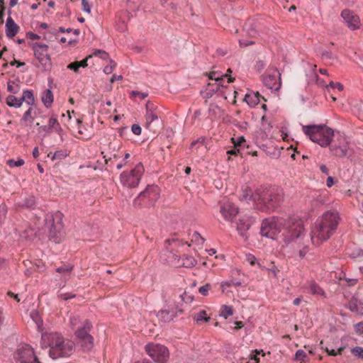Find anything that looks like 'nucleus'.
I'll list each match as a JSON object with an SVG mask.
<instances>
[{
  "instance_id": "nucleus-12",
  "label": "nucleus",
  "mask_w": 363,
  "mask_h": 363,
  "mask_svg": "<svg viewBox=\"0 0 363 363\" xmlns=\"http://www.w3.org/2000/svg\"><path fill=\"white\" fill-rule=\"evenodd\" d=\"M145 351L157 363H166L169 358L167 347L160 344L149 343L145 346Z\"/></svg>"
},
{
  "instance_id": "nucleus-50",
  "label": "nucleus",
  "mask_w": 363,
  "mask_h": 363,
  "mask_svg": "<svg viewBox=\"0 0 363 363\" xmlns=\"http://www.w3.org/2000/svg\"><path fill=\"white\" fill-rule=\"evenodd\" d=\"M72 269H73V266H62V267H57L56 269V272H57L60 274H62V273H65V272H72Z\"/></svg>"
},
{
  "instance_id": "nucleus-3",
  "label": "nucleus",
  "mask_w": 363,
  "mask_h": 363,
  "mask_svg": "<svg viewBox=\"0 0 363 363\" xmlns=\"http://www.w3.org/2000/svg\"><path fill=\"white\" fill-rule=\"evenodd\" d=\"M255 208L261 211L271 213L277 209L284 202V190L277 186L258 187L250 195Z\"/></svg>"
},
{
  "instance_id": "nucleus-46",
  "label": "nucleus",
  "mask_w": 363,
  "mask_h": 363,
  "mask_svg": "<svg viewBox=\"0 0 363 363\" xmlns=\"http://www.w3.org/2000/svg\"><path fill=\"white\" fill-rule=\"evenodd\" d=\"M51 132L52 130L50 128L48 125H41L38 128V133L42 134L43 136L50 133Z\"/></svg>"
},
{
  "instance_id": "nucleus-63",
  "label": "nucleus",
  "mask_w": 363,
  "mask_h": 363,
  "mask_svg": "<svg viewBox=\"0 0 363 363\" xmlns=\"http://www.w3.org/2000/svg\"><path fill=\"white\" fill-rule=\"evenodd\" d=\"M265 67V63L262 60H258L256 64V67L258 71L262 70Z\"/></svg>"
},
{
  "instance_id": "nucleus-2",
  "label": "nucleus",
  "mask_w": 363,
  "mask_h": 363,
  "mask_svg": "<svg viewBox=\"0 0 363 363\" xmlns=\"http://www.w3.org/2000/svg\"><path fill=\"white\" fill-rule=\"evenodd\" d=\"M340 218L336 211H327L318 217L311 231V241L313 245L319 246L327 241L335 233Z\"/></svg>"
},
{
  "instance_id": "nucleus-52",
  "label": "nucleus",
  "mask_w": 363,
  "mask_h": 363,
  "mask_svg": "<svg viewBox=\"0 0 363 363\" xmlns=\"http://www.w3.org/2000/svg\"><path fill=\"white\" fill-rule=\"evenodd\" d=\"M60 124L55 117H51L48 121V126L52 130L57 125Z\"/></svg>"
},
{
  "instance_id": "nucleus-43",
  "label": "nucleus",
  "mask_w": 363,
  "mask_h": 363,
  "mask_svg": "<svg viewBox=\"0 0 363 363\" xmlns=\"http://www.w3.org/2000/svg\"><path fill=\"white\" fill-rule=\"evenodd\" d=\"M211 289V285L210 284H206L199 288V291L201 295L206 296L208 295V291Z\"/></svg>"
},
{
  "instance_id": "nucleus-60",
  "label": "nucleus",
  "mask_w": 363,
  "mask_h": 363,
  "mask_svg": "<svg viewBox=\"0 0 363 363\" xmlns=\"http://www.w3.org/2000/svg\"><path fill=\"white\" fill-rule=\"evenodd\" d=\"M26 35L30 40H38L40 38V37L38 35L32 32L27 33Z\"/></svg>"
},
{
  "instance_id": "nucleus-23",
  "label": "nucleus",
  "mask_w": 363,
  "mask_h": 363,
  "mask_svg": "<svg viewBox=\"0 0 363 363\" xmlns=\"http://www.w3.org/2000/svg\"><path fill=\"white\" fill-rule=\"evenodd\" d=\"M33 113H35L34 106H30L28 109L23 113L22 118L20 120V123L23 126L30 127L34 121V117Z\"/></svg>"
},
{
  "instance_id": "nucleus-17",
  "label": "nucleus",
  "mask_w": 363,
  "mask_h": 363,
  "mask_svg": "<svg viewBox=\"0 0 363 363\" xmlns=\"http://www.w3.org/2000/svg\"><path fill=\"white\" fill-rule=\"evenodd\" d=\"M220 86L223 87V84L218 83V82H209L207 85L206 93L204 96V98L208 99L211 98L214 93L218 92V94L223 97L225 99H227V95L223 89H220Z\"/></svg>"
},
{
  "instance_id": "nucleus-32",
  "label": "nucleus",
  "mask_w": 363,
  "mask_h": 363,
  "mask_svg": "<svg viewBox=\"0 0 363 363\" xmlns=\"http://www.w3.org/2000/svg\"><path fill=\"white\" fill-rule=\"evenodd\" d=\"M6 104L10 106L16 108H20L22 106V101L20 98H17L13 95H9L6 98Z\"/></svg>"
},
{
  "instance_id": "nucleus-20",
  "label": "nucleus",
  "mask_w": 363,
  "mask_h": 363,
  "mask_svg": "<svg viewBox=\"0 0 363 363\" xmlns=\"http://www.w3.org/2000/svg\"><path fill=\"white\" fill-rule=\"evenodd\" d=\"M253 220L250 217L242 218L239 220L237 226V230L239 232L240 235L242 237L245 238V239L247 238L246 233L250 229Z\"/></svg>"
},
{
  "instance_id": "nucleus-6",
  "label": "nucleus",
  "mask_w": 363,
  "mask_h": 363,
  "mask_svg": "<svg viewBox=\"0 0 363 363\" xmlns=\"http://www.w3.org/2000/svg\"><path fill=\"white\" fill-rule=\"evenodd\" d=\"M62 219L63 214L60 211L48 214L45 218V225L49 229V238L55 243H60L64 237Z\"/></svg>"
},
{
  "instance_id": "nucleus-59",
  "label": "nucleus",
  "mask_w": 363,
  "mask_h": 363,
  "mask_svg": "<svg viewBox=\"0 0 363 363\" xmlns=\"http://www.w3.org/2000/svg\"><path fill=\"white\" fill-rule=\"evenodd\" d=\"M203 143H204V138H200L193 141L191 143L190 148H193L196 145H197L199 143L201 144V145H203Z\"/></svg>"
},
{
  "instance_id": "nucleus-47",
  "label": "nucleus",
  "mask_w": 363,
  "mask_h": 363,
  "mask_svg": "<svg viewBox=\"0 0 363 363\" xmlns=\"http://www.w3.org/2000/svg\"><path fill=\"white\" fill-rule=\"evenodd\" d=\"M255 44V42L253 40H247V39H240L239 45L240 47H247L252 45Z\"/></svg>"
},
{
  "instance_id": "nucleus-62",
  "label": "nucleus",
  "mask_w": 363,
  "mask_h": 363,
  "mask_svg": "<svg viewBox=\"0 0 363 363\" xmlns=\"http://www.w3.org/2000/svg\"><path fill=\"white\" fill-rule=\"evenodd\" d=\"M91 57V55H89V57H86L84 60H82V61H77L79 65V67H87V60L89 58Z\"/></svg>"
},
{
  "instance_id": "nucleus-41",
  "label": "nucleus",
  "mask_w": 363,
  "mask_h": 363,
  "mask_svg": "<svg viewBox=\"0 0 363 363\" xmlns=\"http://www.w3.org/2000/svg\"><path fill=\"white\" fill-rule=\"evenodd\" d=\"M326 89L329 90L330 89H337L338 91H341L343 90V85L340 82H333L331 81L329 84L325 86Z\"/></svg>"
},
{
  "instance_id": "nucleus-64",
  "label": "nucleus",
  "mask_w": 363,
  "mask_h": 363,
  "mask_svg": "<svg viewBox=\"0 0 363 363\" xmlns=\"http://www.w3.org/2000/svg\"><path fill=\"white\" fill-rule=\"evenodd\" d=\"M322 57L325 59H332L333 58V55L330 52L324 51L322 53Z\"/></svg>"
},
{
  "instance_id": "nucleus-10",
  "label": "nucleus",
  "mask_w": 363,
  "mask_h": 363,
  "mask_svg": "<svg viewBox=\"0 0 363 363\" xmlns=\"http://www.w3.org/2000/svg\"><path fill=\"white\" fill-rule=\"evenodd\" d=\"M160 198V189L156 185H149L135 199L133 205L135 206H151Z\"/></svg>"
},
{
  "instance_id": "nucleus-61",
  "label": "nucleus",
  "mask_w": 363,
  "mask_h": 363,
  "mask_svg": "<svg viewBox=\"0 0 363 363\" xmlns=\"http://www.w3.org/2000/svg\"><path fill=\"white\" fill-rule=\"evenodd\" d=\"M65 157V155L62 152L57 151V152H55V154L52 155V160H54L56 158H63Z\"/></svg>"
},
{
  "instance_id": "nucleus-26",
  "label": "nucleus",
  "mask_w": 363,
  "mask_h": 363,
  "mask_svg": "<svg viewBox=\"0 0 363 363\" xmlns=\"http://www.w3.org/2000/svg\"><path fill=\"white\" fill-rule=\"evenodd\" d=\"M259 97L258 92L248 91L245 96V101L250 107H255L259 103Z\"/></svg>"
},
{
  "instance_id": "nucleus-53",
  "label": "nucleus",
  "mask_w": 363,
  "mask_h": 363,
  "mask_svg": "<svg viewBox=\"0 0 363 363\" xmlns=\"http://www.w3.org/2000/svg\"><path fill=\"white\" fill-rule=\"evenodd\" d=\"M67 68L69 69H72L75 72H79V69L80 67H79V65L77 61H76V62L69 64L67 66Z\"/></svg>"
},
{
  "instance_id": "nucleus-19",
  "label": "nucleus",
  "mask_w": 363,
  "mask_h": 363,
  "mask_svg": "<svg viewBox=\"0 0 363 363\" xmlns=\"http://www.w3.org/2000/svg\"><path fill=\"white\" fill-rule=\"evenodd\" d=\"M157 108L153 103L148 101L146 104L145 120L147 128H150V124L158 118L156 113Z\"/></svg>"
},
{
  "instance_id": "nucleus-40",
  "label": "nucleus",
  "mask_w": 363,
  "mask_h": 363,
  "mask_svg": "<svg viewBox=\"0 0 363 363\" xmlns=\"http://www.w3.org/2000/svg\"><path fill=\"white\" fill-rule=\"evenodd\" d=\"M24 163H25L24 160L21 158L18 159V160H16V161L13 159L9 160L7 161L8 165L11 167H21V166L23 165Z\"/></svg>"
},
{
  "instance_id": "nucleus-21",
  "label": "nucleus",
  "mask_w": 363,
  "mask_h": 363,
  "mask_svg": "<svg viewBox=\"0 0 363 363\" xmlns=\"http://www.w3.org/2000/svg\"><path fill=\"white\" fill-rule=\"evenodd\" d=\"M5 27L6 35L9 38L14 37L19 30V26L14 22L11 16L7 18Z\"/></svg>"
},
{
  "instance_id": "nucleus-45",
  "label": "nucleus",
  "mask_w": 363,
  "mask_h": 363,
  "mask_svg": "<svg viewBox=\"0 0 363 363\" xmlns=\"http://www.w3.org/2000/svg\"><path fill=\"white\" fill-rule=\"evenodd\" d=\"M94 55L95 56H99V57H101L103 60H108V59L109 60L110 59L108 53L104 50H96L94 52Z\"/></svg>"
},
{
  "instance_id": "nucleus-4",
  "label": "nucleus",
  "mask_w": 363,
  "mask_h": 363,
  "mask_svg": "<svg viewBox=\"0 0 363 363\" xmlns=\"http://www.w3.org/2000/svg\"><path fill=\"white\" fill-rule=\"evenodd\" d=\"M41 346L43 348L50 347L49 355L53 359L69 357L74 350V343L72 340L65 339L57 333H43Z\"/></svg>"
},
{
  "instance_id": "nucleus-16",
  "label": "nucleus",
  "mask_w": 363,
  "mask_h": 363,
  "mask_svg": "<svg viewBox=\"0 0 363 363\" xmlns=\"http://www.w3.org/2000/svg\"><path fill=\"white\" fill-rule=\"evenodd\" d=\"M341 16L350 30H354L359 28L361 25L359 17L354 11L348 9L343 10Z\"/></svg>"
},
{
  "instance_id": "nucleus-13",
  "label": "nucleus",
  "mask_w": 363,
  "mask_h": 363,
  "mask_svg": "<svg viewBox=\"0 0 363 363\" xmlns=\"http://www.w3.org/2000/svg\"><path fill=\"white\" fill-rule=\"evenodd\" d=\"M33 50L34 55L38 59L45 69H48L51 66V59L48 54V45L44 43H35L33 44Z\"/></svg>"
},
{
  "instance_id": "nucleus-14",
  "label": "nucleus",
  "mask_w": 363,
  "mask_h": 363,
  "mask_svg": "<svg viewBox=\"0 0 363 363\" xmlns=\"http://www.w3.org/2000/svg\"><path fill=\"white\" fill-rule=\"evenodd\" d=\"M264 85L272 91H278L281 84V74L277 69L268 71L262 77Z\"/></svg>"
},
{
  "instance_id": "nucleus-42",
  "label": "nucleus",
  "mask_w": 363,
  "mask_h": 363,
  "mask_svg": "<svg viewBox=\"0 0 363 363\" xmlns=\"http://www.w3.org/2000/svg\"><path fill=\"white\" fill-rule=\"evenodd\" d=\"M110 65H106L104 69V72L106 74H111L116 66V63L111 59H109Z\"/></svg>"
},
{
  "instance_id": "nucleus-33",
  "label": "nucleus",
  "mask_w": 363,
  "mask_h": 363,
  "mask_svg": "<svg viewBox=\"0 0 363 363\" xmlns=\"http://www.w3.org/2000/svg\"><path fill=\"white\" fill-rule=\"evenodd\" d=\"M315 67H316V65H313V69H312V74H311V77L309 79V81L308 82L309 83H312L313 82H315V83L317 84V85L318 86H325V82L323 79H320L319 77L317 75V74L315 72Z\"/></svg>"
},
{
  "instance_id": "nucleus-11",
  "label": "nucleus",
  "mask_w": 363,
  "mask_h": 363,
  "mask_svg": "<svg viewBox=\"0 0 363 363\" xmlns=\"http://www.w3.org/2000/svg\"><path fill=\"white\" fill-rule=\"evenodd\" d=\"M13 359L15 363H41L33 349L27 344L18 346L13 354Z\"/></svg>"
},
{
  "instance_id": "nucleus-54",
  "label": "nucleus",
  "mask_w": 363,
  "mask_h": 363,
  "mask_svg": "<svg viewBox=\"0 0 363 363\" xmlns=\"http://www.w3.org/2000/svg\"><path fill=\"white\" fill-rule=\"evenodd\" d=\"M131 130L135 135H139L141 134L142 129L139 125L133 124L131 127Z\"/></svg>"
},
{
  "instance_id": "nucleus-44",
  "label": "nucleus",
  "mask_w": 363,
  "mask_h": 363,
  "mask_svg": "<svg viewBox=\"0 0 363 363\" xmlns=\"http://www.w3.org/2000/svg\"><path fill=\"white\" fill-rule=\"evenodd\" d=\"M91 1L90 0H82V9L88 13L91 12Z\"/></svg>"
},
{
  "instance_id": "nucleus-29",
  "label": "nucleus",
  "mask_w": 363,
  "mask_h": 363,
  "mask_svg": "<svg viewBox=\"0 0 363 363\" xmlns=\"http://www.w3.org/2000/svg\"><path fill=\"white\" fill-rule=\"evenodd\" d=\"M31 319L34 321L37 326V329L39 332H42L43 330V321L36 310H32L30 313Z\"/></svg>"
},
{
  "instance_id": "nucleus-35",
  "label": "nucleus",
  "mask_w": 363,
  "mask_h": 363,
  "mask_svg": "<svg viewBox=\"0 0 363 363\" xmlns=\"http://www.w3.org/2000/svg\"><path fill=\"white\" fill-rule=\"evenodd\" d=\"M233 314V310L231 306L223 305L221 308L220 315L224 318H228L229 316Z\"/></svg>"
},
{
  "instance_id": "nucleus-8",
  "label": "nucleus",
  "mask_w": 363,
  "mask_h": 363,
  "mask_svg": "<svg viewBox=\"0 0 363 363\" xmlns=\"http://www.w3.org/2000/svg\"><path fill=\"white\" fill-rule=\"evenodd\" d=\"M91 329V323L86 320L82 324V327L79 328L74 332L77 344L79 345L84 351L91 350L94 345V337L90 334Z\"/></svg>"
},
{
  "instance_id": "nucleus-15",
  "label": "nucleus",
  "mask_w": 363,
  "mask_h": 363,
  "mask_svg": "<svg viewBox=\"0 0 363 363\" xmlns=\"http://www.w3.org/2000/svg\"><path fill=\"white\" fill-rule=\"evenodd\" d=\"M348 142L346 137L343 135L339 134L337 136V143L330 146V150L331 152L337 157H345L348 152Z\"/></svg>"
},
{
  "instance_id": "nucleus-37",
  "label": "nucleus",
  "mask_w": 363,
  "mask_h": 363,
  "mask_svg": "<svg viewBox=\"0 0 363 363\" xmlns=\"http://www.w3.org/2000/svg\"><path fill=\"white\" fill-rule=\"evenodd\" d=\"M196 264V259L191 256H186L183 258V266L185 267H192Z\"/></svg>"
},
{
  "instance_id": "nucleus-22",
  "label": "nucleus",
  "mask_w": 363,
  "mask_h": 363,
  "mask_svg": "<svg viewBox=\"0 0 363 363\" xmlns=\"http://www.w3.org/2000/svg\"><path fill=\"white\" fill-rule=\"evenodd\" d=\"M231 69H228L226 74H223L220 72H212L209 74V79L213 80L215 82H218V83L223 84L224 79L225 78H228L227 83L229 84L230 82H233L234 80V78L229 77L228 73H231Z\"/></svg>"
},
{
  "instance_id": "nucleus-48",
  "label": "nucleus",
  "mask_w": 363,
  "mask_h": 363,
  "mask_svg": "<svg viewBox=\"0 0 363 363\" xmlns=\"http://www.w3.org/2000/svg\"><path fill=\"white\" fill-rule=\"evenodd\" d=\"M7 213L6 206L4 203L0 205V222L3 221Z\"/></svg>"
},
{
  "instance_id": "nucleus-28",
  "label": "nucleus",
  "mask_w": 363,
  "mask_h": 363,
  "mask_svg": "<svg viewBox=\"0 0 363 363\" xmlns=\"http://www.w3.org/2000/svg\"><path fill=\"white\" fill-rule=\"evenodd\" d=\"M21 100L22 103L23 101L26 102V104L30 106H34L35 104V97L33 94V91L30 89H26L23 91V94L21 97Z\"/></svg>"
},
{
  "instance_id": "nucleus-27",
  "label": "nucleus",
  "mask_w": 363,
  "mask_h": 363,
  "mask_svg": "<svg viewBox=\"0 0 363 363\" xmlns=\"http://www.w3.org/2000/svg\"><path fill=\"white\" fill-rule=\"evenodd\" d=\"M176 314L174 311L168 309H162L157 313L158 318L164 323H169L173 320Z\"/></svg>"
},
{
  "instance_id": "nucleus-30",
  "label": "nucleus",
  "mask_w": 363,
  "mask_h": 363,
  "mask_svg": "<svg viewBox=\"0 0 363 363\" xmlns=\"http://www.w3.org/2000/svg\"><path fill=\"white\" fill-rule=\"evenodd\" d=\"M42 101L46 108H49L53 103V94L50 89H46L42 94Z\"/></svg>"
},
{
  "instance_id": "nucleus-56",
  "label": "nucleus",
  "mask_w": 363,
  "mask_h": 363,
  "mask_svg": "<svg viewBox=\"0 0 363 363\" xmlns=\"http://www.w3.org/2000/svg\"><path fill=\"white\" fill-rule=\"evenodd\" d=\"M132 95L139 96L141 99H145L147 96V94L145 92H140L138 91H133Z\"/></svg>"
},
{
  "instance_id": "nucleus-31",
  "label": "nucleus",
  "mask_w": 363,
  "mask_h": 363,
  "mask_svg": "<svg viewBox=\"0 0 363 363\" xmlns=\"http://www.w3.org/2000/svg\"><path fill=\"white\" fill-rule=\"evenodd\" d=\"M232 141L235 148L239 147L238 151H244V149L246 147L248 149V145H246V140L244 136H239L238 138H232Z\"/></svg>"
},
{
  "instance_id": "nucleus-25",
  "label": "nucleus",
  "mask_w": 363,
  "mask_h": 363,
  "mask_svg": "<svg viewBox=\"0 0 363 363\" xmlns=\"http://www.w3.org/2000/svg\"><path fill=\"white\" fill-rule=\"evenodd\" d=\"M179 298L181 299L182 304L181 306H179V305H177L176 308H175L176 311L179 313L184 312V308L183 306L184 305H188V304L191 303L194 299V296L191 294H190L186 291L179 296Z\"/></svg>"
},
{
  "instance_id": "nucleus-5",
  "label": "nucleus",
  "mask_w": 363,
  "mask_h": 363,
  "mask_svg": "<svg viewBox=\"0 0 363 363\" xmlns=\"http://www.w3.org/2000/svg\"><path fill=\"white\" fill-rule=\"evenodd\" d=\"M302 130L313 143L321 147L329 146L334 136L333 130L325 125H303Z\"/></svg>"
},
{
  "instance_id": "nucleus-57",
  "label": "nucleus",
  "mask_w": 363,
  "mask_h": 363,
  "mask_svg": "<svg viewBox=\"0 0 363 363\" xmlns=\"http://www.w3.org/2000/svg\"><path fill=\"white\" fill-rule=\"evenodd\" d=\"M354 329L357 333L363 334V321L357 323L354 325Z\"/></svg>"
},
{
  "instance_id": "nucleus-36",
  "label": "nucleus",
  "mask_w": 363,
  "mask_h": 363,
  "mask_svg": "<svg viewBox=\"0 0 363 363\" xmlns=\"http://www.w3.org/2000/svg\"><path fill=\"white\" fill-rule=\"evenodd\" d=\"M69 323H70L71 328L74 330H76L79 328L82 327V324L83 323V322L81 323L79 318L78 316H75V315L72 316L70 318Z\"/></svg>"
},
{
  "instance_id": "nucleus-38",
  "label": "nucleus",
  "mask_w": 363,
  "mask_h": 363,
  "mask_svg": "<svg viewBox=\"0 0 363 363\" xmlns=\"http://www.w3.org/2000/svg\"><path fill=\"white\" fill-rule=\"evenodd\" d=\"M194 318L197 322L202 321V320H203L205 322H208L210 320V318L207 317L206 311H203V310L200 311L199 313L195 314Z\"/></svg>"
},
{
  "instance_id": "nucleus-51",
  "label": "nucleus",
  "mask_w": 363,
  "mask_h": 363,
  "mask_svg": "<svg viewBox=\"0 0 363 363\" xmlns=\"http://www.w3.org/2000/svg\"><path fill=\"white\" fill-rule=\"evenodd\" d=\"M306 357V352L303 350H298L295 354V359L302 361Z\"/></svg>"
},
{
  "instance_id": "nucleus-7",
  "label": "nucleus",
  "mask_w": 363,
  "mask_h": 363,
  "mask_svg": "<svg viewBox=\"0 0 363 363\" xmlns=\"http://www.w3.org/2000/svg\"><path fill=\"white\" fill-rule=\"evenodd\" d=\"M284 220L277 217L264 218L261 224L260 234L262 236L272 240L279 239Z\"/></svg>"
},
{
  "instance_id": "nucleus-39",
  "label": "nucleus",
  "mask_w": 363,
  "mask_h": 363,
  "mask_svg": "<svg viewBox=\"0 0 363 363\" xmlns=\"http://www.w3.org/2000/svg\"><path fill=\"white\" fill-rule=\"evenodd\" d=\"M192 241L197 245H203L205 240L198 232L195 231L192 235Z\"/></svg>"
},
{
  "instance_id": "nucleus-49",
  "label": "nucleus",
  "mask_w": 363,
  "mask_h": 363,
  "mask_svg": "<svg viewBox=\"0 0 363 363\" xmlns=\"http://www.w3.org/2000/svg\"><path fill=\"white\" fill-rule=\"evenodd\" d=\"M352 353L360 358H363V348L361 347H356L352 350Z\"/></svg>"
},
{
  "instance_id": "nucleus-58",
  "label": "nucleus",
  "mask_w": 363,
  "mask_h": 363,
  "mask_svg": "<svg viewBox=\"0 0 363 363\" xmlns=\"http://www.w3.org/2000/svg\"><path fill=\"white\" fill-rule=\"evenodd\" d=\"M235 126L238 127L241 130H247V128L248 127V123L247 122L244 121V122L236 123Z\"/></svg>"
},
{
  "instance_id": "nucleus-1",
  "label": "nucleus",
  "mask_w": 363,
  "mask_h": 363,
  "mask_svg": "<svg viewBox=\"0 0 363 363\" xmlns=\"http://www.w3.org/2000/svg\"><path fill=\"white\" fill-rule=\"evenodd\" d=\"M279 240L286 247L298 251L301 258H303L308 252V238L301 220L290 218L284 220Z\"/></svg>"
},
{
  "instance_id": "nucleus-34",
  "label": "nucleus",
  "mask_w": 363,
  "mask_h": 363,
  "mask_svg": "<svg viewBox=\"0 0 363 363\" xmlns=\"http://www.w3.org/2000/svg\"><path fill=\"white\" fill-rule=\"evenodd\" d=\"M310 290L311 292L314 295H318L321 296H325V291L322 288H320L316 283L313 282L310 284Z\"/></svg>"
},
{
  "instance_id": "nucleus-9",
  "label": "nucleus",
  "mask_w": 363,
  "mask_h": 363,
  "mask_svg": "<svg viewBox=\"0 0 363 363\" xmlns=\"http://www.w3.org/2000/svg\"><path fill=\"white\" fill-rule=\"evenodd\" d=\"M144 172L142 163H138L130 171H124L120 175L121 184L126 188L132 189L138 186Z\"/></svg>"
},
{
  "instance_id": "nucleus-55",
  "label": "nucleus",
  "mask_w": 363,
  "mask_h": 363,
  "mask_svg": "<svg viewBox=\"0 0 363 363\" xmlns=\"http://www.w3.org/2000/svg\"><path fill=\"white\" fill-rule=\"evenodd\" d=\"M60 298L65 301H67L70 298H73L76 296V295L73 293H64L60 295Z\"/></svg>"
},
{
  "instance_id": "nucleus-24",
  "label": "nucleus",
  "mask_w": 363,
  "mask_h": 363,
  "mask_svg": "<svg viewBox=\"0 0 363 363\" xmlns=\"http://www.w3.org/2000/svg\"><path fill=\"white\" fill-rule=\"evenodd\" d=\"M347 306L351 311L358 315H363V303L361 301L353 298L350 300Z\"/></svg>"
},
{
  "instance_id": "nucleus-18",
  "label": "nucleus",
  "mask_w": 363,
  "mask_h": 363,
  "mask_svg": "<svg viewBox=\"0 0 363 363\" xmlns=\"http://www.w3.org/2000/svg\"><path fill=\"white\" fill-rule=\"evenodd\" d=\"M220 211L226 220H232L238 214V208L233 203L227 202L222 205Z\"/></svg>"
}]
</instances>
